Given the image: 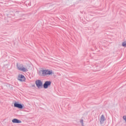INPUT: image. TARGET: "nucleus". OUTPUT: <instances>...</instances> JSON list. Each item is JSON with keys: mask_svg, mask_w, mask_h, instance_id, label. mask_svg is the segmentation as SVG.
<instances>
[{"mask_svg": "<svg viewBox=\"0 0 126 126\" xmlns=\"http://www.w3.org/2000/svg\"><path fill=\"white\" fill-rule=\"evenodd\" d=\"M122 46L123 47H126V42L124 41L122 43Z\"/></svg>", "mask_w": 126, "mask_h": 126, "instance_id": "nucleus-9", "label": "nucleus"}, {"mask_svg": "<svg viewBox=\"0 0 126 126\" xmlns=\"http://www.w3.org/2000/svg\"><path fill=\"white\" fill-rule=\"evenodd\" d=\"M18 80L20 81H25V77L22 74L19 75L18 77Z\"/></svg>", "mask_w": 126, "mask_h": 126, "instance_id": "nucleus-6", "label": "nucleus"}, {"mask_svg": "<svg viewBox=\"0 0 126 126\" xmlns=\"http://www.w3.org/2000/svg\"><path fill=\"white\" fill-rule=\"evenodd\" d=\"M17 67L20 71H23V72H26V71H28L27 68L24 67V65L23 64H19L18 63H17Z\"/></svg>", "mask_w": 126, "mask_h": 126, "instance_id": "nucleus-2", "label": "nucleus"}, {"mask_svg": "<svg viewBox=\"0 0 126 126\" xmlns=\"http://www.w3.org/2000/svg\"><path fill=\"white\" fill-rule=\"evenodd\" d=\"M15 108H18V109H23V105L20 103H15L14 104Z\"/></svg>", "mask_w": 126, "mask_h": 126, "instance_id": "nucleus-5", "label": "nucleus"}, {"mask_svg": "<svg viewBox=\"0 0 126 126\" xmlns=\"http://www.w3.org/2000/svg\"><path fill=\"white\" fill-rule=\"evenodd\" d=\"M53 71L49 69H41L38 71V74L40 76H47V75H51Z\"/></svg>", "mask_w": 126, "mask_h": 126, "instance_id": "nucleus-1", "label": "nucleus"}, {"mask_svg": "<svg viewBox=\"0 0 126 126\" xmlns=\"http://www.w3.org/2000/svg\"><path fill=\"white\" fill-rule=\"evenodd\" d=\"M123 120H124V121H125V122L126 123V116H123Z\"/></svg>", "mask_w": 126, "mask_h": 126, "instance_id": "nucleus-10", "label": "nucleus"}, {"mask_svg": "<svg viewBox=\"0 0 126 126\" xmlns=\"http://www.w3.org/2000/svg\"><path fill=\"white\" fill-rule=\"evenodd\" d=\"M12 123L14 124H21V121L17 119H14L12 121Z\"/></svg>", "mask_w": 126, "mask_h": 126, "instance_id": "nucleus-7", "label": "nucleus"}, {"mask_svg": "<svg viewBox=\"0 0 126 126\" xmlns=\"http://www.w3.org/2000/svg\"><path fill=\"white\" fill-rule=\"evenodd\" d=\"M80 123L82 126H83V120H81Z\"/></svg>", "mask_w": 126, "mask_h": 126, "instance_id": "nucleus-11", "label": "nucleus"}, {"mask_svg": "<svg viewBox=\"0 0 126 126\" xmlns=\"http://www.w3.org/2000/svg\"><path fill=\"white\" fill-rule=\"evenodd\" d=\"M106 120V119H105V117H104V115H102L101 117L100 118V124H104V121Z\"/></svg>", "mask_w": 126, "mask_h": 126, "instance_id": "nucleus-8", "label": "nucleus"}, {"mask_svg": "<svg viewBox=\"0 0 126 126\" xmlns=\"http://www.w3.org/2000/svg\"><path fill=\"white\" fill-rule=\"evenodd\" d=\"M35 84L38 88H40V87H43V83L40 80H37L35 81Z\"/></svg>", "mask_w": 126, "mask_h": 126, "instance_id": "nucleus-3", "label": "nucleus"}, {"mask_svg": "<svg viewBox=\"0 0 126 126\" xmlns=\"http://www.w3.org/2000/svg\"><path fill=\"white\" fill-rule=\"evenodd\" d=\"M52 82H51V81H46L44 84H43V87L45 89H47V88H48V87H49V86H50V85H51Z\"/></svg>", "mask_w": 126, "mask_h": 126, "instance_id": "nucleus-4", "label": "nucleus"}]
</instances>
